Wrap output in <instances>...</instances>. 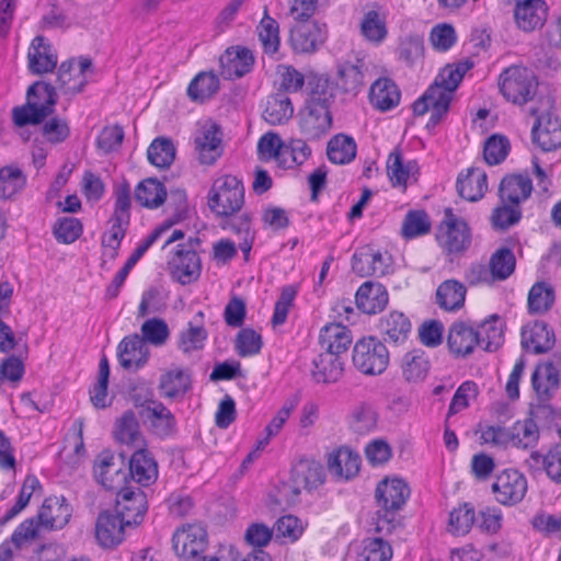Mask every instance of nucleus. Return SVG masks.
Returning <instances> with one entry per match:
<instances>
[{"label":"nucleus","instance_id":"obj_1","mask_svg":"<svg viewBox=\"0 0 561 561\" xmlns=\"http://www.w3.org/2000/svg\"><path fill=\"white\" fill-rule=\"evenodd\" d=\"M469 67L466 64L447 65L436 76L434 83L413 104L415 115L430 113V124L437 125L447 114L455 90Z\"/></svg>","mask_w":561,"mask_h":561},{"label":"nucleus","instance_id":"obj_2","mask_svg":"<svg viewBox=\"0 0 561 561\" xmlns=\"http://www.w3.org/2000/svg\"><path fill=\"white\" fill-rule=\"evenodd\" d=\"M482 443L493 446H512L518 449H528L537 445L540 438V428L537 421L531 417L517 420L511 427L486 425L480 430Z\"/></svg>","mask_w":561,"mask_h":561},{"label":"nucleus","instance_id":"obj_3","mask_svg":"<svg viewBox=\"0 0 561 561\" xmlns=\"http://www.w3.org/2000/svg\"><path fill=\"white\" fill-rule=\"evenodd\" d=\"M389 362V351L378 337L368 335L355 342L352 350V364L359 374L379 376L386 371Z\"/></svg>","mask_w":561,"mask_h":561},{"label":"nucleus","instance_id":"obj_4","mask_svg":"<svg viewBox=\"0 0 561 561\" xmlns=\"http://www.w3.org/2000/svg\"><path fill=\"white\" fill-rule=\"evenodd\" d=\"M244 203L242 182L234 175L218 176L209 192L208 206L217 216H231L239 211Z\"/></svg>","mask_w":561,"mask_h":561},{"label":"nucleus","instance_id":"obj_5","mask_svg":"<svg viewBox=\"0 0 561 561\" xmlns=\"http://www.w3.org/2000/svg\"><path fill=\"white\" fill-rule=\"evenodd\" d=\"M499 88L506 101L515 105H524L536 95L538 81L530 69L513 66L500 75Z\"/></svg>","mask_w":561,"mask_h":561},{"label":"nucleus","instance_id":"obj_6","mask_svg":"<svg viewBox=\"0 0 561 561\" xmlns=\"http://www.w3.org/2000/svg\"><path fill=\"white\" fill-rule=\"evenodd\" d=\"M192 139L199 163L211 165L221 157L224 152L222 130L216 122L209 118L198 121Z\"/></svg>","mask_w":561,"mask_h":561},{"label":"nucleus","instance_id":"obj_7","mask_svg":"<svg viewBox=\"0 0 561 561\" xmlns=\"http://www.w3.org/2000/svg\"><path fill=\"white\" fill-rule=\"evenodd\" d=\"M436 240L445 251L460 253L469 248L471 234L468 225L446 209L444 220L437 228Z\"/></svg>","mask_w":561,"mask_h":561},{"label":"nucleus","instance_id":"obj_8","mask_svg":"<svg viewBox=\"0 0 561 561\" xmlns=\"http://www.w3.org/2000/svg\"><path fill=\"white\" fill-rule=\"evenodd\" d=\"M169 268L173 278L182 285L194 283L199 278L202 262L192 239L176 247L169 260Z\"/></svg>","mask_w":561,"mask_h":561},{"label":"nucleus","instance_id":"obj_9","mask_svg":"<svg viewBox=\"0 0 561 561\" xmlns=\"http://www.w3.org/2000/svg\"><path fill=\"white\" fill-rule=\"evenodd\" d=\"M527 490V478L516 469L501 471L492 483V492L496 502L506 506L522 502Z\"/></svg>","mask_w":561,"mask_h":561},{"label":"nucleus","instance_id":"obj_10","mask_svg":"<svg viewBox=\"0 0 561 561\" xmlns=\"http://www.w3.org/2000/svg\"><path fill=\"white\" fill-rule=\"evenodd\" d=\"M125 469L126 462L123 456L105 450L95 459L94 477L105 489L118 490L127 479Z\"/></svg>","mask_w":561,"mask_h":561},{"label":"nucleus","instance_id":"obj_11","mask_svg":"<svg viewBox=\"0 0 561 561\" xmlns=\"http://www.w3.org/2000/svg\"><path fill=\"white\" fill-rule=\"evenodd\" d=\"M172 547L178 557L194 558L206 549L207 533L201 524H184L174 531Z\"/></svg>","mask_w":561,"mask_h":561},{"label":"nucleus","instance_id":"obj_12","mask_svg":"<svg viewBox=\"0 0 561 561\" xmlns=\"http://www.w3.org/2000/svg\"><path fill=\"white\" fill-rule=\"evenodd\" d=\"M147 499L142 491L122 489L117 493L115 515L127 526L139 525L147 512Z\"/></svg>","mask_w":561,"mask_h":561},{"label":"nucleus","instance_id":"obj_13","mask_svg":"<svg viewBox=\"0 0 561 561\" xmlns=\"http://www.w3.org/2000/svg\"><path fill=\"white\" fill-rule=\"evenodd\" d=\"M409 496L410 488L399 477H386L376 488L378 506L386 513H394L401 510Z\"/></svg>","mask_w":561,"mask_h":561},{"label":"nucleus","instance_id":"obj_14","mask_svg":"<svg viewBox=\"0 0 561 561\" xmlns=\"http://www.w3.org/2000/svg\"><path fill=\"white\" fill-rule=\"evenodd\" d=\"M388 11L379 4H373L363 14L359 22L362 37L373 46L382 45L389 35Z\"/></svg>","mask_w":561,"mask_h":561},{"label":"nucleus","instance_id":"obj_15","mask_svg":"<svg viewBox=\"0 0 561 561\" xmlns=\"http://www.w3.org/2000/svg\"><path fill=\"white\" fill-rule=\"evenodd\" d=\"M126 527L114 512L103 511L95 520V541L104 549H113L124 541Z\"/></svg>","mask_w":561,"mask_h":561},{"label":"nucleus","instance_id":"obj_16","mask_svg":"<svg viewBox=\"0 0 561 561\" xmlns=\"http://www.w3.org/2000/svg\"><path fill=\"white\" fill-rule=\"evenodd\" d=\"M362 459L357 451L341 446L327 456V468L332 477L340 481L355 478L360 470Z\"/></svg>","mask_w":561,"mask_h":561},{"label":"nucleus","instance_id":"obj_17","mask_svg":"<svg viewBox=\"0 0 561 561\" xmlns=\"http://www.w3.org/2000/svg\"><path fill=\"white\" fill-rule=\"evenodd\" d=\"M447 346L455 357H466L479 346L477 329L465 321L454 322L448 331Z\"/></svg>","mask_w":561,"mask_h":561},{"label":"nucleus","instance_id":"obj_18","mask_svg":"<svg viewBox=\"0 0 561 561\" xmlns=\"http://www.w3.org/2000/svg\"><path fill=\"white\" fill-rule=\"evenodd\" d=\"M332 126L329 105L324 103H307L301 114L300 128L309 139H318L325 135Z\"/></svg>","mask_w":561,"mask_h":561},{"label":"nucleus","instance_id":"obj_19","mask_svg":"<svg viewBox=\"0 0 561 561\" xmlns=\"http://www.w3.org/2000/svg\"><path fill=\"white\" fill-rule=\"evenodd\" d=\"M534 142L543 151L561 147V118L552 113H545L537 118L531 130Z\"/></svg>","mask_w":561,"mask_h":561},{"label":"nucleus","instance_id":"obj_20","mask_svg":"<svg viewBox=\"0 0 561 561\" xmlns=\"http://www.w3.org/2000/svg\"><path fill=\"white\" fill-rule=\"evenodd\" d=\"M325 39L324 25L317 21L296 22L291 28L290 42L296 51H314Z\"/></svg>","mask_w":561,"mask_h":561},{"label":"nucleus","instance_id":"obj_21","mask_svg":"<svg viewBox=\"0 0 561 561\" xmlns=\"http://www.w3.org/2000/svg\"><path fill=\"white\" fill-rule=\"evenodd\" d=\"M119 364L128 370H138L149 360L150 351L138 334L126 336L117 347Z\"/></svg>","mask_w":561,"mask_h":561},{"label":"nucleus","instance_id":"obj_22","mask_svg":"<svg viewBox=\"0 0 561 561\" xmlns=\"http://www.w3.org/2000/svg\"><path fill=\"white\" fill-rule=\"evenodd\" d=\"M71 507L62 496L47 497L38 511L39 524L46 529H61L71 517Z\"/></svg>","mask_w":561,"mask_h":561},{"label":"nucleus","instance_id":"obj_23","mask_svg":"<svg viewBox=\"0 0 561 561\" xmlns=\"http://www.w3.org/2000/svg\"><path fill=\"white\" fill-rule=\"evenodd\" d=\"M411 330L410 319L401 311L392 310L379 319L380 334L390 344H403L409 339Z\"/></svg>","mask_w":561,"mask_h":561},{"label":"nucleus","instance_id":"obj_24","mask_svg":"<svg viewBox=\"0 0 561 561\" xmlns=\"http://www.w3.org/2000/svg\"><path fill=\"white\" fill-rule=\"evenodd\" d=\"M353 341L351 330L337 322L325 324L319 333V344L322 352L335 355L345 353Z\"/></svg>","mask_w":561,"mask_h":561},{"label":"nucleus","instance_id":"obj_25","mask_svg":"<svg viewBox=\"0 0 561 561\" xmlns=\"http://www.w3.org/2000/svg\"><path fill=\"white\" fill-rule=\"evenodd\" d=\"M387 174L393 186L404 188L417 180L419 164L415 160L404 159L399 151H393L387 160Z\"/></svg>","mask_w":561,"mask_h":561},{"label":"nucleus","instance_id":"obj_26","mask_svg":"<svg viewBox=\"0 0 561 561\" xmlns=\"http://www.w3.org/2000/svg\"><path fill=\"white\" fill-rule=\"evenodd\" d=\"M514 16L520 30L531 32L543 25L547 19V5L542 0L517 1Z\"/></svg>","mask_w":561,"mask_h":561},{"label":"nucleus","instance_id":"obj_27","mask_svg":"<svg viewBox=\"0 0 561 561\" xmlns=\"http://www.w3.org/2000/svg\"><path fill=\"white\" fill-rule=\"evenodd\" d=\"M191 375L186 368L172 365L162 371L159 379V390L164 398L183 397L191 388Z\"/></svg>","mask_w":561,"mask_h":561},{"label":"nucleus","instance_id":"obj_28","mask_svg":"<svg viewBox=\"0 0 561 561\" xmlns=\"http://www.w3.org/2000/svg\"><path fill=\"white\" fill-rule=\"evenodd\" d=\"M457 190L469 202L481 199L488 191V176L481 168L471 167L458 175Z\"/></svg>","mask_w":561,"mask_h":561},{"label":"nucleus","instance_id":"obj_29","mask_svg":"<svg viewBox=\"0 0 561 561\" xmlns=\"http://www.w3.org/2000/svg\"><path fill=\"white\" fill-rule=\"evenodd\" d=\"M369 103L380 112L397 107L401 100L398 85L389 78L377 79L369 89Z\"/></svg>","mask_w":561,"mask_h":561},{"label":"nucleus","instance_id":"obj_30","mask_svg":"<svg viewBox=\"0 0 561 561\" xmlns=\"http://www.w3.org/2000/svg\"><path fill=\"white\" fill-rule=\"evenodd\" d=\"M27 59L30 70L37 75L49 72L57 65V55L43 36H36L32 41Z\"/></svg>","mask_w":561,"mask_h":561},{"label":"nucleus","instance_id":"obj_31","mask_svg":"<svg viewBox=\"0 0 561 561\" xmlns=\"http://www.w3.org/2000/svg\"><path fill=\"white\" fill-rule=\"evenodd\" d=\"M254 62L251 50L244 47H230L220 57L222 75L228 79L240 78L248 73Z\"/></svg>","mask_w":561,"mask_h":561},{"label":"nucleus","instance_id":"obj_32","mask_svg":"<svg viewBox=\"0 0 561 561\" xmlns=\"http://www.w3.org/2000/svg\"><path fill=\"white\" fill-rule=\"evenodd\" d=\"M203 319V311H198L187 327L180 332L178 348L182 353L190 355L204 348L208 333L204 328Z\"/></svg>","mask_w":561,"mask_h":561},{"label":"nucleus","instance_id":"obj_33","mask_svg":"<svg viewBox=\"0 0 561 561\" xmlns=\"http://www.w3.org/2000/svg\"><path fill=\"white\" fill-rule=\"evenodd\" d=\"M522 343L529 352L535 354L545 353L553 346L554 334L545 322H530L523 328Z\"/></svg>","mask_w":561,"mask_h":561},{"label":"nucleus","instance_id":"obj_34","mask_svg":"<svg viewBox=\"0 0 561 561\" xmlns=\"http://www.w3.org/2000/svg\"><path fill=\"white\" fill-rule=\"evenodd\" d=\"M90 68V60L83 58L78 61L62 62L58 71V81L69 93L80 92L87 83V72Z\"/></svg>","mask_w":561,"mask_h":561},{"label":"nucleus","instance_id":"obj_35","mask_svg":"<svg viewBox=\"0 0 561 561\" xmlns=\"http://www.w3.org/2000/svg\"><path fill=\"white\" fill-rule=\"evenodd\" d=\"M388 304V291L379 283L366 282L356 293V305L365 313L381 311Z\"/></svg>","mask_w":561,"mask_h":561},{"label":"nucleus","instance_id":"obj_36","mask_svg":"<svg viewBox=\"0 0 561 561\" xmlns=\"http://www.w3.org/2000/svg\"><path fill=\"white\" fill-rule=\"evenodd\" d=\"M343 371L344 363L340 355L322 352L314 358L311 374L318 383H334Z\"/></svg>","mask_w":561,"mask_h":561},{"label":"nucleus","instance_id":"obj_37","mask_svg":"<svg viewBox=\"0 0 561 561\" xmlns=\"http://www.w3.org/2000/svg\"><path fill=\"white\" fill-rule=\"evenodd\" d=\"M131 478L141 485H150L158 479V465L151 454L140 447L129 460Z\"/></svg>","mask_w":561,"mask_h":561},{"label":"nucleus","instance_id":"obj_38","mask_svg":"<svg viewBox=\"0 0 561 561\" xmlns=\"http://www.w3.org/2000/svg\"><path fill=\"white\" fill-rule=\"evenodd\" d=\"M399 367L407 382L417 383L426 378L430 360L422 350H411L402 355Z\"/></svg>","mask_w":561,"mask_h":561},{"label":"nucleus","instance_id":"obj_39","mask_svg":"<svg viewBox=\"0 0 561 561\" xmlns=\"http://www.w3.org/2000/svg\"><path fill=\"white\" fill-rule=\"evenodd\" d=\"M466 295L467 288L462 283L447 279L436 289V304L445 311L457 312L465 306Z\"/></svg>","mask_w":561,"mask_h":561},{"label":"nucleus","instance_id":"obj_40","mask_svg":"<svg viewBox=\"0 0 561 561\" xmlns=\"http://www.w3.org/2000/svg\"><path fill=\"white\" fill-rule=\"evenodd\" d=\"M114 438L124 445L141 447L144 443L139 422L133 411L124 412L115 422Z\"/></svg>","mask_w":561,"mask_h":561},{"label":"nucleus","instance_id":"obj_41","mask_svg":"<svg viewBox=\"0 0 561 561\" xmlns=\"http://www.w3.org/2000/svg\"><path fill=\"white\" fill-rule=\"evenodd\" d=\"M127 226V221L113 218L108 220L107 228L101 239L103 265L107 261L112 262L117 257L121 243L126 234Z\"/></svg>","mask_w":561,"mask_h":561},{"label":"nucleus","instance_id":"obj_42","mask_svg":"<svg viewBox=\"0 0 561 561\" xmlns=\"http://www.w3.org/2000/svg\"><path fill=\"white\" fill-rule=\"evenodd\" d=\"M325 481L323 466L313 460L297 463L293 470V482L305 489H317Z\"/></svg>","mask_w":561,"mask_h":561},{"label":"nucleus","instance_id":"obj_43","mask_svg":"<svg viewBox=\"0 0 561 561\" xmlns=\"http://www.w3.org/2000/svg\"><path fill=\"white\" fill-rule=\"evenodd\" d=\"M531 181L522 174H512L502 180L500 195L502 201L518 204L531 193Z\"/></svg>","mask_w":561,"mask_h":561},{"label":"nucleus","instance_id":"obj_44","mask_svg":"<svg viewBox=\"0 0 561 561\" xmlns=\"http://www.w3.org/2000/svg\"><path fill=\"white\" fill-rule=\"evenodd\" d=\"M477 332L479 334V345L486 351H495L503 341V321L497 314H491L479 324Z\"/></svg>","mask_w":561,"mask_h":561},{"label":"nucleus","instance_id":"obj_45","mask_svg":"<svg viewBox=\"0 0 561 561\" xmlns=\"http://www.w3.org/2000/svg\"><path fill=\"white\" fill-rule=\"evenodd\" d=\"M559 367L552 363L539 364L531 376L534 390L539 397L548 396L559 386Z\"/></svg>","mask_w":561,"mask_h":561},{"label":"nucleus","instance_id":"obj_46","mask_svg":"<svg viewBox=\"0 0 561 561\" xmlns=\"http://www.w3.org/2000/svg\"><path fill=\"white\" fill-rule=\"evenodd\" d=\"M145 416L150 422L153 432L159 436H168L174 431V416L171 411L160 402H149L146 407Z\"/></svg>","mask_w":561,"mask_h":561},{"label":"nucleus","instance_id":"obj_47","mask_svg":"<svg viewBox=\"0 0 561 561\" xmlns=\"http://www.w3.org/2000/svg\"><path fill=\"white\" fill-rule=\"evenodd\" d=\"M357 146L355 140L347 135H335L328 142L327 154L331 162L335 164H346L356 157Z\"/></svg>","mask_w":561,"mask_h":561},{"label":"nucleus","instance_id":"obj_48","mask_svg":"<svg viewBox=\"0 0 561 561\" xmlns=\"http://www.w3.org/2000/svg\"><path fill=\"white\" fill-rule=\"evenodd\" d=\"M294 114V107L285 94L272 95L267 99L263 118L271 125H280L288 122Z\"/></svg>","mask_w":561,"mask_h":561},{"label":"nucleus","instance_id":"obj_49","mask_svg":"<svg viewBox=\"0 0 561 561\" xmlns=\"http://www.w3.org/2000/svg\"><path fill=\"white\" fill-rule=\"evenodd\" d=\"M135 197L144 207L157 208L164 203L167 190L158 180L147 179L137 186Z\"/></svg>","mask_w":561,"mask_h":561},{"label":"nucleus","instance_id":"obj_50","mask_svg":"<svg viewBox=\"0 0 561 561\" xmlns=\"http://www.w3.org/2000/svg\"><path fill=\"white\" fill-rule=\"evenodd\" d=\"M26 176L16 165H5L0 169V198L10 199L22 192Z\"/></svg>","mask_w":561,"mask_h":561},{"label":"nucleus","instance_id":"obj_51","mask_svg":"<svg viewBox=\"0 0 561 561\" xmlns=\"http://www.w3.org/2000/svg\"><path fill=\"white\" fill-rule=\"evenodd\" d=\"M110 364L106 357H102L99 363L98 380L90 391L92 404L98 409H104L112 402L108 393Z\"/></svg>","mask_w":561,"mask_h":561},{"label":"nucleus","instance_id":"obj_52","mask_svg":"<svg viewBox=\"0 0 561 561\" xmlns=\"http://www.w3.org/2000/svg\"><path fill=\"white\" fill-rule=\"evenodd\" d=\"M392 549L380 538L365 539L356 552V561H390Z\"/></svg>","mask_w":561,"mask_h":561},{"label":"nucleus","instance_id":"obj_53","mask_svg":"<svg viewBox=\"0 0 561 561\" xmlns=\"http://www.w3.org/2000/svg\"><path fill=\"white\" fill-rule=\"evenodd\" d=\"M554 302V290L548 283H536L528 294V309L531 313H543Z\"/></svg>","mask_w":561,"mask_h":561},{"label":"nucleus","instance_id":"obj_54","mask_svg":"<svg viewBox=\"0 0 561 561\" xmlns=\"http://www.w3.org/2000/svg\"><path fill=\"white\" fill-rule=\"evenodd\" d=\"M476 519L474 510L469 504H460L453 508L448 516L447 530L453 535H466Z\"/></svg>","mask_w":561,"mask_h":561},{"label":"nucleus","instance_id":"obj_55","mask_svg":"<svg viewBox=\"0 0 561 561\" xmlns=\"http://www.w3.org/2000/svg\"><path fill=\"white\" fill-rule=\"evenodd\" d=\"M148 160L157 168H169L175 158V147L167 138L154 139L147 151Z\"/></svg>","mask_w":561,"mask_h":561},{"label":"nucleus","instance_id":"obj_56","mask_svg":"<svg viewBox=\"0 0 561 561\" xmlns=\"http://www.w3.org/2000/svg\"><path fill=\"white\" fill-rule=\"evenodd\" d=\"M219 88L218 78L210 72H201L190 83L187 93L194 101H204L214 95Z\"/></svg>","mask_w":561,"mask_h":561},{"label":"nucleus","instance_id":"obj_57","mask_svg":"<svg viewBox=\"0 0 561 561\" xmlns=\"http://www.w3.org/2000/svg\"><path fill=\"white\" fill-rule=\"evenodd\" d=\"M307 526V522L297 516H282L275 524L276 537L283 539L285 542H295L302 536Z\"/></svg>","mask_w":561,"mask_h":561},{"label":"nucleus","instance_id":"obj_58","mask_svg":"<svg viewBox=\"0 0 561 561\" xmlns=\"http://www.w3.org/2000/svg\"><path fill=\"white\" fill-rule=\"evenodd\" d=\"M257 35L266 54L273 55L279 47L278 23L268 15H264L257 26Z\"/></svg>","mask_w":561,"mask_h":561},{"label":"nucleus","instance_id":"obj_59","mask_svg":"<svg viewBox=\"0 0 561 561\" xmlns=\"http://www.w3.org/2000/svg\"><path fill=\"white\" fill-rule=\"evenodd\" d=\"M170 227L171 225L169 222H163L157 226L147 237L141 239L123 267L130 272L145 253L160 240Z\"/></svg>","mask_w":561,"mask_h":561},{"label":"nucleus","instance_id":"obj_60","mask_svg":"<svg viewBox=\"0 0 561 561\" xmlns=\"http://www.w3.org/2000/svg\"><path fill=\"white\" fill-rule=\"evenodd\" d=\"M531 459L541 463L547 476L556 483H561V444L550 448L547 454L531 453Z\"/></svg>","mask_w":561,"mask_h":561},{"label":"nucleus","instance_id":"obj_61","mask_svg":"<svg viewBox=\"0 0 561 561\" xmlns=\"http://www.w3.org/2000/svg\"><path fill=\"white\" fill-rule=\"evenodd\" d=\"M510 150L508 138L504 135L494 134L485 140L483 156L489 164L494 165L505 160Z\"/></svg>","mask_w":561,"mask_h":561},{"label":"nucleus","instance_id":"obj_62","mask_svg":"<svg viewBox=\"0 0 561 561\" xmlns=\"http://www.w3.org/2000/svg\"><path fill=\"white\" fill-rule=\"evenodd\" d=\"M141 339L154 346H162L170 337V330L164 320L153 318L141 325Z\"/></svg>","mask_w":561,"mask_h":561},{"label":"nucleus","instance_id":"obj_63","mask_svg":"<svg viewBox=\"0 0 561 561\" xmlns=\"http://www.w3.org/2000/svg\"><path fill=\"white\" fill-rule=\"evenodd\" d=\"M428 39L435 50L447 51L456 44L457 33L451 24L439 23L431 30Z\"/></svg>","mask_w":561,"mask_h":561},{"label":"nucleus","instance_id":"obj_64","mask_svg":"<svg viewBox=\"0 0 561 561\" xmlns=\"http://www.w3.org/2000/svg\"><path fill=\"white\" fill-rule=\"evenodd\" d=\"M377 423L376 411L366 404L355 407L350 415V424L358 433H368L375 428Z\"/></svg>","mask_w":561,"mask_h":561}]
</instances>
